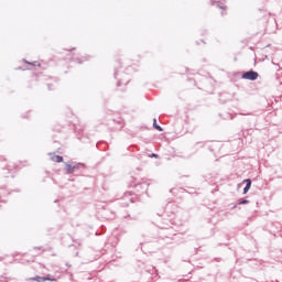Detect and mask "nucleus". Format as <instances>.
I'll list each match as a JSON object with an SVG mask.
<instances>
[{
	"instance_id": "obj_6",
	"label": "nucleus",
	"mask_w": 282,
	"mask_h": 282,
	"mask_svg": "<svg viewBox=\"0 0 282 282\" xmlns=\"http://www.w3.org/2000/svg\"><path fill=\"white\" fill-rule=\"evenodd\" d=\"M52 161H53V162H63V156H61V155H54V156H52Z\"/></svg>"
},
{
	"instance_id": "obj_3",
	"label": "nucleus",
	"mask_w": 282,
	"mask_h": 282,
	"mask_svg": "<svg viewBox=\"0 0 282 282\" xmlns=\"http://www.w3.org/2000/svg\"><path fill=\"white\" fill-rule=\"evenodd\" d=\"M29 281L45 282V281H54V279L35 276V278H30Z\"/></svg>"
},
{
	"instance_id": "obj_1",
	"label": "nucleus",
	"mask_w": 282,
	"mask_h": 282,
	"mask_svg": "<svg viewBox=\"0 0 282 282\" xmlns=\"http://www.w3.org/2000/svg\"><path fill=\"white\" fill-rule=\"evenodd\" d=\"M242 78H245L246 80H257V78H259V73L250 70L245 73L242 75Z\"/></svg>"
},
{
	"instance_id": "obj_2",
	"label": "nucleus",
	"mask_w": 282,
	"mask_h": 282,
	"mask_svg": "<svg viewBox=\"0 0 282 282\" xmlns=\"http://www.w3.org/2000/svg\"><path fill=\"white\" fill-rule=\"evenodd\" d=\"M79 165L78 164H66L65 171L68 174L75 173V171H78Z\"/></svg>"
},
{
	"instance_id": "obj_5",
	"label": "nucleus",
	"mask_w": 282,
	"mask_h": 282,
	"mask_svg": "<svg viewBox=\"0 0 282 282\" xmlns=\"http://www.w3.org/2000/svg\"><path fill=\"white\" fill-rule=\"evenodd\" d=\"M153 127H154V129H156V131H163L162 127H160L158 124V120L156 119L153 120Z\"/></svg>"
},
{
	"instance_id": "obj_4",
	"label": "nucleus",
	"mask_w": 282,
	"mask_h": 282,
	"mask_svg": "<svg viewBox=\"0 0 282 282\" xmlns=\"http://www.w3.org/2000/svg\"><path fill=\"white\" fill-rule=\"evenodd\" d=\"M247 182V185L246 187L243 188V194L246 195V193H248L250 191V186H252V181L250 180H246Z\"/></svg>"
},
{
	"instance_id": "obj_8",
	"label": "nucleus",
	"mask_w": 282,
	"mask_h": 282,
	"mask_svg": "<svg viewBox=\"0 0 282 282\" xmlns=\"http://www.w3.org/2000/svg\"><path fill=\"white\" fill-rule=\"evenodd\" d=\"M33 65H34V66H36V65H37V67H41V64H37L36 62H35V63H33Z\"/></svg>"
},
{
	"instance_id": "obj_7",
	"label": "nucleus",
	"mask_w": 282,
	"mask_h": 282,
	"mask_svg": "<svg viewBox=\"0 0 282 282\" xmlns=\"http://www.w3.org/2000/svg\"><path fill=\"white\" fill-rule=\"evenodd\" d=\"M240 205H243V204H249V200L248 199H243L239 203Z\"/></svg>"
}]
</instances>
